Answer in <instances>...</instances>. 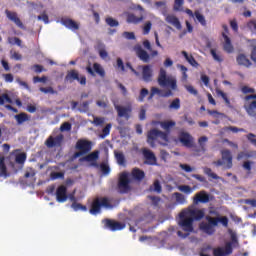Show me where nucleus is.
Returning a JSON list of instances; mask_svg holds the SVG:
<instances>
[{"label":"nucleus","instance_id":"4be33fe9","mask_svg":"<svg viewBox=\"0 0 256 256\" xmlns=\"http://www.w3.org/2000/svg\"><path fill=\"white\" fill-rule=\"evenodd\" d=\"M61 23L64 25V27H67V29H70L71 31L79 30V25L71 18H62Z\"/></svg>","mask_w":256,"mask_h":256},{"label":"nucleus","instance_id":"864d4df0","mask_svg":"<svg viewBox=\"0 0 256 256\" xmlns=\"http://www.w3.org/2000/svg\"><path fill=\"white\" fill-rule=\"evenodd\" d=\"M65 177V173L63 172H52L50 174V178L52 181H55L56 179H63Z\"/></svg>","mask_w":256,"mask_h":256},{"label":"nucleus","instance_id":"052dcab7","mask_svg":"<svg viewBox=\"0 0 256 256\" xmlns=\"http://www.w3.org/2000/svg\"><path fill=\"white\" fill-rule=\"evenodd\" d=\"M148 199L152 201V205H154V207H157L161 201V198L158 196H148Z\"/></svg>","mask_w":256,"mask_h":256},{"label":"nucleus","instance_id":"69168bd1","mask_svg":"<svg viewBox=\"0 0 256 256\" xmlns=\"http://www.w3.org/2000/svg\"><path fill=\"white\" fill-rule=\"evenodd\" d=\"M2 77L4 78V81L6 83H13V80H14L13 74L11 73L3 74Z\"/></svg>","mask_w":256,"mask_h":256},{"label":"nucleus","instance_id":"79ce46f5","mask_svg":"<svg viewBox=\"0 0 256 256\" xmlns=\"http://www.w3.org/2000/svg\"><path fill=\"white\" fill-rule=\"evenodd\" d=\"M8 43L10 45H17L18 47H23V41L18 37H9Z\"/></svg>","mask_w":256,"mask_h":256},{"label":"nucleus","instance_id":"6e6552de","mask_svg":"<svg viewBox=\"0 0 256 256\" xmlns=\"http://www.w3.org/2000/svg\"><path fill=\"white\" fill-rule=\"evenodd\" d=\"M244 109L250 117H256V94H250L244 98Z\"/></svg>","mask_w":256,"mask_h":256},{"label":"nucleus","instance_id":"603ef678","mask_svg":"<svg viewBox=\"0 0 256 256\" xmlns=\"http://www.w3.org/2000/svg\"><path fill=\"white\" fill-rule=\"evenodd\" d=\"M151 27H153L151 21L146 22L143 26V35H149L151 33Z\"/></svg>","mask_w":256,"mask_h":256},{"label":"nucleus","instance_id":"bb28decb","mask_svg":"<svg viewBox=\"0 0 256 256\" xmlns=\"http://www.w3.org/2000/svg\"><path fill=\"white\" fill-rule=\"evenodd\" d=\"M236 61L238 65H243L244 67H251V60L247 58L244 54H240L237 56Z\"/></svg>","mask_w":256,"mask_h":256},{"label":"nucleus","instance_id":"e433bc0d","mask_svg":"<svg viewBox=\"0 0 256 256\" xmlns=\"http://www.w3.org/2000/svg\"><path fill=\"white\" fill-rule=\"evenodd\" d=\"M94 72L100 75V77H105V69H103V66L99 63L93 64Z\"/></svg>","mask_w":256,"mask_h":256},{"label":"nucleus","instance_id":"1a4fd4ad","mask_svg":"<svg viewBox=\"0 0 256 256\" xmlns=\"http://www.w3.org/2000/svg\"><path fill=\"white\" fill-rule=\"evenodd\" d=\"M233 243H237V237L232 236V242H227L225 247H217L213 249L214 256H228L233 253Z\"/></svg>","mask_w":256,"mask_h":256},{"label":"nucleus","instance_id":"7ed1b4c3","mask_svg":"<svg viewBox=\"0 0 256 256\" xmlns=\"http://www.w3.org/2000/svg\"><path fill=\"white\" fill-rule=\"evenodd\" d=\"M206 221L208 222H202L200 224V230L206 233V235H213L215 233V227H217L219 223H221L223 227H229V218L226 216L214 218L206 216Z\"/></svg>","mask_w":256,"mask_h":256},{"label":"nucleus","instance_id":"b1692460","mask_svg":"<svg viewBox=\"0 0 256 256\" xmlns=\"http://www.w3.org/2000/svg\"><path fill=\"white\" fill-rule=\"evenodd\" d=\"M115 110L118 113L119 119L125 117V119H129V107H123L117 104H114Z\"/></svg>","mask_w":256,"mask_h":256},{"label":"nucleus","instance_id":"338daca9","mask_svg":"<svg viewBox=\"0 0 256 256\" xmlns=\"http://www.w3.org/2000/svg\"><path fill=\"white\" fill-rule=\"evenodd\" d=\"M60 131L64 132V131H71V123L69 122H64L61 126H60Z\"/></svg>","mask_w":256,"mask_h":256},{"label":"nucleus","instance_id":"37998d69","mask_svg":"<svg viewBox=\"0 0 256 256\" xmlns=\"http://www.w3.org/2000/svg\"><path fill=\"white\" fill-rule=\"evenodd\" d=\"M100 171L103 175H109L111 173V167H109V164L102 162L100 165Z\"/></svg>","mask_w":256,"mask_h":256},{"label":"nucleus","instance_id":"0eeeda50","mask_svg":"<svg viewBox=\"0 0 256 256\" xmlns=\"http://www.w3.org/2000/svg\"><path fill=\"white\" fill-rule=\"evenodd\" d=\"M116 189L118 193H121L122 195L129 193V172L125 171L119 174Z\"/></svg>","mask_w":256,"mask_h":256},{"label":"nucleus","instance_id":"2eb2a0df","mask_svg":"<svg viewBox=\"0 0 256 256\" xmlns=\"http://www.w3.org/2000/svg\"><path fill=\"white\" fill-rule=\"evenodd\" d=\"M142 155L145 159V165H157V156H155V153H153V151L147 148H143Z\"/></svg>","mask_w":256,"mask_h":256},{"label":"nucleus","instance_id":"680f3d73","mask_svg":"<svg viewBox=\"0 0 256 256\" xmlns=\"http://www.w3.org/2000/svg\"><path fill=\"white\" fill-rule=\"evenodd\" d=\"M103 123H105V119L99 118V117H95L94 120L92 121V124L95 125L96 127L103 125Z\"/></svg>","mask_w":256,"mask_h":256},{"label":"nucleus","instance_id":"58836bf2","mask_svg":"<svg viewBox=\"0 0 256 256\" xmlns=\"http://www.w3.org/2000/svg\"><path fill=\"white\" fill-rule=\"evenodd\" d=\"M113 125L111 123L107 124L103 129H102V134H100V139H105V137L109 136L111 133V128Z\"/></svg>","mask_w":256,"mask_h":256},{"label":"nucleus","instance_id":"5701e85b","mask_svg":"<svg viewBox=\"0 0 256 256\" xmlns=\"http://www.w3.org/2000/svg\"><path fill=\"white\" fill-rule=\"evenodd\" d=\"M166 23H169L170 25H173V27L177 28L178 30H181V22L179 21V18L173 14H168L166 16Z\"/></svg>","mask_w":256,"mask_h":256},{"label":"nucleus","instance_id":"6e6d98bb","mask_svg":"<svg viewBox=\"0 0 256 256\" xmlns=\"http://www.w3.org/2000/svg\"><path fill=\"white\" fill-rule=\"evenodd\" d=\"M105 21L109 25V27H119V21L111 17L106 18Z\"/></svg>","mask_w":256,"mask_h":256},{"label":"nucleus","instance_id":"4d7b16f0","mask_svg":"<svg viewBox=\"0 0 256 256\" xmlns=\"http://www.w3.org/2000/svg\"><path fill=\"white\" fill-rule=\"evenodd\" d=\"M40 91H41V93H45V94L50 93L51 95H55L57 93V91H55L53 89V87H51V86L46 87V88L40 87Z\"/></svg>","mask_w":256,"mask_h":256},{"label":"nucleus","instance_id":"e2e57ef3","mask_svg":"<svg viewBox=\"0 0 256 256\" xmlns=\"http://www.w3.org/2000/svg\"><path fill=\"white\" fill-rule=\"evenodd\" d=\"M186 91H188V93L194 96L199 95V91H197V89H195L192 85L186 86Z\"/></svg>","mask_w":256,"mask_h":256},{"label":"nucleus","instance_id":"a878e982","mask_svg":"<svg viewBox=\"0 0 256 256\" xmlns=\"http://www.w3.org/2000/svg\"><path fill=\"white\" fill-rule=\"evenodd\" d=\"M222 37L225 41L223 45L224 51H226V53H233V44H231V38H229V36H227L225 33H222Z\"/></svg>","mask_w":256,"mask_h":256},{"label":"nucleus","instance_id":"09e8293b","mask_svg":"<svg viewBox=\"0 0 256 256\" xmlns=\"http://www.w3.org/2000/svg\"><path fill=\"white\" fill-rule=\"evenodd\" d=\"M169 109H175L176 111L181 109V100L179 98H175L169 105Z\"/></svg>","mask_w":256,"mask_h":256},{"label":"nucleus","instance_id":"f704fd0d","mask_svg":"<svg viewBox=\"0 0 256 256\" xmlns=\"http://www.w3.org/2000/svg\"><path fill=\"white\" fill-rule=\"evenodd\" d=\"M203 171H204V174L210 177L211 179H215L216 181L221 179V177H219L216 173H214L213 170H211V168L209 167H204Z\"/></svg>","mask_w":256,"mask_h":256},{"label":"nucleus","instance_id":"cd10ccee","mask_svg":"<svg viewBox=\"0 0 256 256\" xmlns=\"http://www.w3.org/2000/svg\"><path fill=\"white\" fill-rule=\"evenodd\" d=\"M115 159L121 167H125L126 161H125V154L123 152H119L117 150L114 151Z\"/></svg>","mask_w":256,"mask_h":256},{"label":"nucleus","instance_id":"dca6fc26","mask_svg":"<svg viewBox=\"0 0 256 256\" xmlns=\"http://www.w3.org/2000/svg\"><path fill=\"white\" fill-rule=\"evenodd\" d=\"M5 15L7 19H9V21H12V23H15V25L19 27V29H25V25L23 24V22H21V19L19 18L17 12L5 10Z\"/></svg>","mask_w":256,"mask_h":256},{"label":"nucleus","instance_id":"0e129e2a","mask_svg":"<svg viewBox=\"0 0 256 256\" xmlns=\"http://www.w3.org/2000/svg\"><path fill=\"white\" fill-rule=\"evenodd\" d=\"M33 83H47V77L46 76H42V77L35 76L33 78Z\"/></svg>","mask_w":256,"mask_h":256},{"label":"nucleus","instance_id":"bf43d9fd","mask_svg":"<svg viewBox=\"0 0 256 256\" xmlns=\"http://www.w3.org/2000/svg\"><path fill=\"white\" fill-rule=\"evenodd\" d=\"M246 139L251 143V145H254L256 147V135L253 133H249L246 136Z\"/></svg>","mask_w":256,"mask_h":256},{"label":"nucleus","instance_id":"c9c22d12","mask_svg":"<svg viewBox=\"0 0 256 256\" xmlns=\"http://www.w3.org/2000/svg\"><path fill=\"white\" fill-rule=\"evenodd\" d=\"M194 17H196L198 23L201 24L202 27H207V20H205V16H203V14H200L199 11H195Z\"/></svg>","mask_w":256,"mask_h":256},{"label":"nucleus","instance_id":"a18cd8bd","mask_svg":"<svg viewBox=\"0 0 256 256\" xmlns=\"http://www.w3.org/2000/svg\"><path fill=\"white\" fill-rule=\"evenodd\" d=\"M178 189L182 193H185V195H191V193H193V188L189 185H180V186H178Z\"/></svg>","mask_w":256,"mask_h":256},{"label":"nucleus","instance_id":"423d86ee","mask_svg":"<svg viewBox=\"0 0 256 256\" xmlns=\"http://www.w3.org/2000/svg\"><path fill=\"white\" fill-rule=\"evenodd\" d=\"M222 160L219 159L213 162V165L216 167H223L224 169H232L233 168V155H231L230 150H222L221 151Z\"/></svg>","mask_w":256,"mask_h":256},{"label":"nucleus","instance_id":"3c124183","mask_svg":"<svg viewBox=\"0 0 256 256\" xmlns=\"http://www.w3.org/2000/svg\"><path fill=\"white\" fill-rule=\"evenodd\" d=\"M185 3V0H175L173 9L174 11H183V4Z\"/></svg>","mask_w":256,"mask_h":256},{"label":"nucleus","instance_id":"ddd939ff","mask_svg":"<svg viewBox=\"0 0 256 256\" xmlns=\"http://www.w3.org/2000/svg\"><path fill=\"white\" fill-rule=\"evenodd\" d=\"M188 216L191 217L192 221H201L205 217V209L188 208L184 210Z\"/></svg>","mask_w":256,"mask_h":256},{"label":"nucleus","instance_id":"4c0bfd02","mask_svg":"<svg viewBox=\"0 0 256 256\" xmlns=\"http://www.w3.org/2000/svg\"><path fill=\"white\" fill-rule=\"evenodd\" d=\"M173 195L175 196L176 202L179 203V205H185V203H187L185 195L179 192H175Z\"/></svg>","mask_w":256,"mask_h":256},{"label":"nucleus","instance_id":"de8ad7c7","mask_svg":"<svg viewBox=\"0 0 256 256\" xmlns=\"http://www.w3.org/2000/svg\"><path fill=\"white\" fill-rule=\"evenodd\" d=\"M224 131H232V133H247V130H245L243 128H237L235 126L225 127Z\"/></svg>","mask_w":256,"mask_h":256},{"label":"nucleus","instance_id":"20e7f679","mask_svg":"<svg viewBox=\"0 0 256 256\" xmlns=\"http://www.w3.org/2000/svg\"><path fill=\"white\" fill-rule=\"evenodd\" d=\"M101 207H105V209H113V204H111V200L107 197L96 198L91 205L90 214L98 215L101 213Z\"/></svg>","mask_w":256,"mask_h":256},{"label":"nucleus","instance_id":"412c9836","mask_svg":"<svg viewBox=\"0 0 256 256\" xmlns=\"http://www.w3.org/2000/svg\"><path fill=\"white\" fill-rule=\"evenodd\" d=\"M56 199L58 203H65L67 201V187L61 185L57 188Z\"/></svg>","mask_w":256,"mask_h":256},{"label":"nucleus","instance_id":"5fc2aeb1","mask_svg":"<svg viewBox=\"0 0 256 256\" xmlns=\"http://www.w3.org/2000/svg\"><path fill=\"white\" fill-rule=\"evenodd\" d=\"M246 27L249 29V31H251V33H256V20H250L246 24Z\"/></svg>","mask_w":256,"mask_h":256},{"label":"nucleus","instance_id":"9b49d317","mask_svg":"<svg viewBox=\"0 0 256 256\" xmlns=\"http://www.w3.org/2000/svg\"><path fill=\"white\" fill-rule=\"evenodd\" d=\"M65 81H67L68 83L78 81L80 85H87V77H85V75H80L79 71L75 69L68 71V73L65 76Z\"/></svg>","mask_w":256,"mask_h":256},{"label":"nucleus","instance_id":"4468645a","mask_svg":"<svg viewBox=\"0 0 256 256\" xmlns=\"http://www.w3.org/2000/svg\"><path fill=\"white\" fill-rule=\"evenodd\" d=\"M179 141L184 147H187L188 149H193V147H195L193 136L187 132H181L179 134Z\"/></svg>","mask_w":256,"mask_h":256},{"label":"nucleus","instance_id":"6ab92c4d","mask_svg":"<svg viewBox=\"0 0 256 256\" xmlns=\"http://www.w3.org/2000/svg\"><path fill=\"white\" fill-rule=\"evenodd\" d=\"M135 51L137 57L142 61L143 63H149L151 61V55L147 53L141 46H135Z\"/></svg>","mask_w":256,"mask_h":256},{"label":"nucleus","instance_id":"f03ea898","mask_svg":"<svg viewBox=\"0 0 256 256\" xmlns=\"http://www.w3.org/2000/svg\"><path fill=\"white\" fill-rule=\"evenodd\" d=\"M193 219L187 215L185 210H182L179 213V220H178V225L182 231L185 233L178 231L177 235L180 237V239H187L191 235V233L195 232V227L193 226Z\"/></svg>","mask_w":256,"mask_h":256},{"label":"nucleus","instance_id":"a211bd4d","mask_svg":"<svg viewBox=\"0 0 256 256\" xmlns=\"http://www.w3.org/2000/svg\"><path fill=\"white\" fill-rule=\"evenodd\" d=\"M140 69H142V79L146 83H149L153 80V68L151 65H144L140 66Z\"/></svg>","mask_w":256,"mask_h":256},{"label":"nucleus","instance_id":"f3484780","mask_svg":"<svg viewBox=\"0 0 256 256\" xmlns=\"http://www.w3.org/2000/svg\"><path fill=\"white\" fill-rule=\"evenodd\" d=\"M93 147V142L88 141V140H78L76 143V149L78 151H81V153H89Z\"/></svg>","mask_w":256,"mask_h":256},{"label":"nucleus","instance_id":"473e14b6","mask_svg":"<svg viewBox=\"0 0 256 256\" xmlns=\"http://www.w3.org/2000/svg\"><path fill=\"white\" fill-rule=\"evenodd\" d=\"M149 191L154 193H161L163 191V188L161 187V183L159 180H155L153 185L149 187Z\"/></svg>","mask_w":256,"mask_h":256},{"label":"nucleus","instance_id":"2f4dec72","mask_svg":"<svg viewBox=\"0 0 256 256\" xmlns=\"http://www.w3.org/2000/svg\"><path fill=\"white\" fill-rule=\"evenodd\" d=\"M256 152L255 151H250V152H240L238 153L237 159L238 161L241 159H251V157H255Z\"/></svg>","mask_w":256,"mask_h":256},{"label":"nucleus","instance_id":"aec40b11","mask_svg":"<svg viewBox=\"0 0 256 256\" xmlns=\"http://www.w3.org/2000/svg\"><path fill=\"white\" fill-rule=\"evenodd\" d=\"M194 205H199V203H209V194L205 190L196 193L194 200Z\"/></svg>","mask_w":256,"mask_h":256},{"label":"nucleus","instance_id":"13d9d810","mask_svg":"<svg viewBox=\"0 0 256 256\" xmlns=\"http://www.w3.org/2000/svg\"><path fill=\"white\" fill-rule=\"evenodd\" d=\"M115 67L119 71H125V64L123 63V59L117 58V62H116V66Z\"/></svg>","mask_w":256,"mask_h":256},{"label":"nucleus","instance_id":"72a5a7b5","mask_svg":"<svg viewBox=\"0 0 256 256\" xmlns=\"http://www.w3.org/2000/svg\"><path fill=\"white\" fill-rule=\"evenodd\" d=\"M0 177H7V166L5 165V157H0Z\"/></svg>","mask_w":256,"mask_h":256},{"label":"nucleus","instance_id":"f8f14e48","mask_svg":"<svg viewBox=\"0 0 256 256\" xmlns=\"http://www.w3.org/2000/svg\"><path fill=\"white\" fill-rule=\"evenodd\" d=\"M65 140V136L63 134H59L55 137L49 136L45 142L46 147L48 149H53L55 147H61L63 145V141Z\"/></svg>","mask_w":256,"mask_h":256},{"label":"nucleus","instance_id":"39448f33","mask_svg":"<svg viewBox=\"0 0 256 256\" xmlns=\"http://www.w3.org/2000/svg\"><path fill=\"white\" fill-rule=\"evenodd\" d=\"M158 84L160 87H171L177 89V80L171 76H167V71L161 68L158 76Z\"/></svg>","mask_w":256,"mask_h":256},{"label":"nucleus","instance_id":"a19ab883","mask_svg":"<svg viewBox=\"0 0 256 256\" xmlns=\"http://www.w3.org/2000/svg\"><path fill=\"white\" fill-rule=\"evenodd\" d=\"M143 21V16H135V14H129V23H134V25H139Z\"/></svg>","mask_w":256,"mask_h":256},{"label":"nucleus","instance_id":"f257e3e1","mask_svg":"<svg viewBox=\"0 0 256 256\" xmlns=\"http://www.w3.org/2000/svg\"><path fill=\"white\" fill-rule=\"evenodd\" d=\"M157 124L160 125L161 129H163L165 132L155 128L151 129L147 134V143L150 144V147H155V141L159 140L160 145H167V143H169L171 129L177 125V123L173 120L158 121ZM161 141H164V143Z\"/></svg>","mask_w":256,"mask_h":256},{"label":"nucleus","instance_id":"8fccbe9b","mask_svg":"<svg viewBox=\"0 0 256 256\" xmlns=\"http://www.w3.org/2000/svg\"><path fill=\"white\" fill-rule=\"evenodd\" d=\"M71 207L74 211H87V206L82 205L81 203L73 202Z\"/></svg>","mask_w":256,"mask_h":256},{"label":"nucleus","instance_id":"7c9ffc66","mask_svg":"<svg viewBox=\"0 0 256 256\" xmlns=\"http://www.w3.org/2000/svg\"><path fill=\"white\" fill-rule=\"evenodd\" d=\"M207 141H209V138H207V136H201L198 139V145L200 147V151H202L203 153L207 151V148H206Z\"/></svg>","mask_w":256,"mask_h":256},{"label":"nucleus","instance_id":"c756f323","mask_svg":"<svg viewBox=\"0 0 256 256\" xmlns=\"http://www.w3.org/2000/svg\"><path fill=\"white\" fill-rule=\"evenodd\" d=\"M15 119H16L18 125H23V123H25V121H29V114L22 112L20 114H17L15 116Z\"/></svg>","mask_w":256,"mask_h":256},{"label":"nucleus","instance_id":"c85d7f7f","mask_svg":"<svg viewBox=\"0 0 256 256\" xmlns=\"http://www.w3.org/2000/svg\"><path fill=\"white\" fill-rule=\"evenodd\" d=\"M182 55L186 59V61H188V63L192 65V67H197L199 65V63L197 62V60H195V57H193V55H189L185 51H182Z\"/></svg>","mask_w":256,"mask_h":256},{"label":"nucleus","instance_id":"c03bdc74","mask_svg":"<svg viewBox=\"0 0 256 256\" xmlns=\"http://www.w3.org/2000/svg\"><path fill=\"white\" fill-rule=\"evenodd\" d=\"M27 161V154L25 153H20L16 155L15 157V162L18 163V165H23Z\"/></svg>","mask_w":256,"mask_h":256},{"label":"nucleus","instance_id":"393cba45","mask_svg":"<svg viewBox=\"0 0 256 256\" xmlns=\"http://www.w3.org/2000/svg\"><path fill=\"white\" fill-rule=\"evenodd\" d=\"M131 177L134 181H143L145 179V171L139 168H134L131 171Z\"/></svg>","mask_w":256,"mask_h":256},{"label":"nucleus","instance_id":"9d476101","mask_svg":"<svg viewBox=\"0 0 256 256\" xmlns=\"http://www.w3.org/2000/svg\"><path fill=\"white\" fill-rule=\"evenodd\" d=\"M102 223L104 225V229H108L109 231L112 232L123 231V229L127 227V225L124 222H118L109 218L102 220Z\"/></svg>","mask_w":256,"mask_h":256},{"label":"nucleus","instance_id":"49530a36","mask_svg":"<svg viewBox=\"0 0 256 256\" xmlns=\"http://www.w3.org/2000/svg\"><path fill=\"white\" fill-rule=\"evenodd\" d=\"M210 54L212 55L214 61H217V63H223V56H221V54H218L217 50L211 49Z\"/></svg>","mask_w":256,"mask_h":256},{"label":"nucleus","instance_id":"ea45409f","mask_svg":"<svg viewBox=\"0 0 256 256\" xmlns=\"http://www.w3.org/2000/svg\"><path fill=\"white\" fill-rule=\"evenodd\" d=\"M97 159H99V151L97 150L85 157V161H88V163H91V161H97Z\"/></svg>","mask_w":256,"mask_h":256},{"label":"nucleus","instance_id":"774afa93","mask_svg":"<svg viewBox=\"0 0 256 256\" xmlns=\"http://www.w3.org/2000/svg\"><path fill=\"white\" fill-rule=\"evenodd\" d=\"M245 205H250V207H256V200L255 199H245Z\"/></svg>","mask_w":256,"mask_h":256}]
</instances>
